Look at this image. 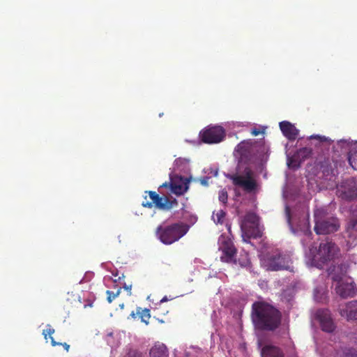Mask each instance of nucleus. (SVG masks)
<instances>
[{"mask_svg":"<svg viewBox=\"0 0 357 357\" xmlns=\"http://www.w3.org/2000/svg\"><path fill=\"white\" fill-rule=\"evenodd\" d=\"M63 346L64 347V348H65L67 351H68L69 347H70V346H69L68 344H67L66 343H64V344H63Z\"/></svg>","mask_w":357,"mask_h":357,"instance_id":"43","label":"nucleus"},{"mask_svg":"<svg viewBox=\"0 0 357 357\" xmlns=\"http://www.w3.org/2000/svg\"><path fill=\"white\" fill-rule=\"evenodd\" d=\"M199 181L200 183L204 186H207L208 185V177L202 178L199 179Z\"/></svg>","mask_w":357,"mask_h":357,"instance_id":"35","label":"nucleus"},{"mask_svg":"<svg viewBox=\"0 0 357 357\" xmlns=\"http://www.w3.org/2000/svg\"><path fill=\"white\" fill-rule=\"evenodd\" d=\"M167 185V183H165L162 185H160V188L166 187Z\"/></svg>","mask_w":357,"mask_h":357,"instance_id":"46","label":"nucleus"},{"mask_svg":"<svg viewBox=\"0 0 357 357\" xmlns=\"http://www.w3.org/2000/svg\"><path fill=\"white\" fill-rule=\"evenodd\" d=\"M227 192L225 190H222L219 192L218 199L220 202L226 204L227 202Z\"/></svg>","mask_w":357,"mask_h":357,"instance_id":"32","label":"nucleus"},{"mask_svg":"<svg viewBox=\"0 0 357 357\" xmlns=\"http://www.w3.org/2000/svg\"><path fill=\"white\" fill-rule=\"evenodd\" d=\"M238 263L241 266H246L250 264L249 259L248 258V255L245 254V258L242 260L239 259Z\"/></svg>","mask_w":357,"mask_h":357,"instance_id":"34","label":"nucleus"},{"mask_svg":"<svg viewBox=\"0 0 357 357\" xmlns=\"http://www.w3.org/2000/svg\"><path fill=\"white\" fill-rule=\"evenodd\" d=\"M54 333V330L50 328L47 331L46 333H45V331H43V335H44L45 339H47V336L48 335L51 339V342H52V346H56L58 344V343L56 342H55V340H54V338L52 336V335Z\"/></svg>","mask_w":357,"mask_h":357,"instance_id":"33","label":"nucleus"},{"mask_svg":"<svg viewBox=\"0 0 357 357\" xmlns=\"http://www.w3.org/2000/svg\"><path fill=\"white\" fill-rule=\"evenodd\" d=\"M252 319L257 328L273 331L279 326L281 314L276 308L266 303L255 302L252 304Z\"/></svg>","mask_w":357,"mask_h":357,"instance_id":"1","label":"nucleus"},{"mask_svg":"<svg viewBox=\"0 0 357 357\" xmlns=\"http://www.w3.org/2000/svg\"><path fill=\"white\" fill-rule=\"evenodd\" d=\"M337 194L344 200H353L357 198V181L354 178L343 181L337 187Z\"/></svg>","mask_w":357,"mask_h":357,"instance_id":"10","label":"nucleus"},{"mask_svg":"<svg viewBox=\"0 0 357 357\" xmlns=\"http://www.w3.org/2000/svg\"><path fill=\"white\" fill-rule=\"evenodd\" d=\"M349 248L357 245V206L351 210V217L347 227Z\"/></svg>","mask_w":357,"mask_h":357,"instance_id":"15","label":"nucleus"},{"mask_svg":"<svg viewBox=\"0 0 357 357\" xmlns=\"http://www.w3.org/2000/svg\"><path fill=\"white\" fill-rule=\"evenodd\" d=\"M218 169H214L211 170V172L208 174H212L214 176H216L218 175Z\"/></svg>","mask_w":357,"mask_h":357,"instance_id":"41","label":"nucleus"},{"mask_svg":"<svg viewBox=\"0 0 357 357\" xmlns=\"http://www.w3.org/2000/svg\"><path fill=\"white\" fill-rule=\"evenodd\" d=\"M310 139H317L319 142H329L331 139L325 136L319 135H312L309 137Z\"/></svg>","mask_w":357,"mask_h":357,"instance_id":"31","label":"nucleus"},{"mask_svg":"<svg viewBox=\"0 0 357 357\" xmlns=\"http://www.w3.org/2000/svg\"><path fill=\"white\" fill-rule=\"evenodd\" d=\"M261 264L267 271H277L289 269L291 265V259L288 255H282L276 251L264 256L261 259Z\"/></svg>","mask_w":357,"mask_h":357,"instance_id":"8","label":"nucleus"},{"mask_svg":"<svg viewBox=\"0 0 357 357\" xmlns=\"http://www.w3.org/2000/svg\"><path fill=\"white\" fill-rule=\"evenodd\" d=\"M120 292H121V289H119L117 290V291L116 293H114L109 290H107L106 291V294L107 295V301L109 303H112V301L116 298L119 294H120Z\"/></svg>","mask_w":357,"mask_h":357,"instance_id":"30","label":"nucleus"},{"mask_svg":"<svg viewBox=\"0 0 357 357\" xmlns=\"http://www.w3.org/2000/svg\"><path fill=\"white\" fill-rule=\"evenodd\" d=\"M257 342L262 357H284V354L279 347L271 344H264L260 338Z\"/></svg>","mask_w":357,"mask_h":357,"instance_id":"17","label":"nucleus"},{"mask_svg":"<svg viewBox=\"0 0 357 357\" xmlns=\"http://www.w3.org/2000/svg\"><path fill=\"white\" fill-rule=\"evenodd\" d=\"M122 357H142V354L138 352L137 350L128 348L125 350V352Z\"/></svg>","mask_w":357,"mask_h":357,"instance_id":"27","label":"nucleus"},{"mask_svg":"<svg viewBox=\"0 0 357 357\" xmlns=\"http://www.w3.org/2000/svg\"><path fill=\"white\" fill-rule=\"evenodd\" d=\"M226 176L232 181L236 188H241L246 192L255 194L261 189L259 176L249 168L245 169L241 174H227Z\"/></svg>","mask_w":357,"mask_h":357,"instance_id":"5","label":"nucleus"},{"mask_svg":"<svg viewBox=\"0 0 357 357\" xmlns=\"http://www.w3.org/2000/svg\"><path fill=\"white\" fill-rule=\"evenodd\" d=\"M315 317L319 321L322 331L327 333H332L335 330V325L328 310H318L315 314Z\"/></svg>","mask_w":357,"mask_h":357,"instance_id":"14","label":"nucleus"},{"mask_svg":"<svg viewBox=\"0 0 357 357\" xmlns=\"http://www.w3.org/2000/svg\"><path fill=\"white\" fill-rule=\"evenodd\" d=\"M258 222L259 218L256 214L253 213H248L245 216L241 225L243 232L248 234L254 235V232L250 231V229H255L258 226Z\"/></svg>","mask_w":357,"mask_h":357,"instance_id":"19","label":"nucleus"},{"mask_svg":"<svg viewBox=\"0 0 357 357\" xmlns=\"http://www.w3.org/2000/svg\"><path fill=\"white\" fill-rule=\"evenodd\" d=\"M123 288L127 290L128 291V294L130 296L132 294V291H131V289H132V284H126V283H124L123 284Z\"/></svg>","mask_w":357,"mask_h":357,"instance_id":"36","label":"nucleus"},{"mask_svg":"<svg viewBox=\"0 0 357 357\" xmlns=\"http://www.w3.org/2000/svg\"><path fill=\"white\" fill-rule=\"evenodd\" d=\"M197 218L195 215H192L190 216L189 221L190 222V225H193L197 222Z\"/></svg>","mask_w":357,"mask_h":357,"instance_id":"37","label":"nucleus"},{"mask_svg":"<svg viewBox=\"0 0 357 357\" xmlns=\"http://www.w3.org/2000/svg\"><path fill=\"white\" fill-rule=\"evenodd\" d=\"M255 142L252 139L243 140L235 148L234 155L240 162L250 161L256 151Z\"/></svg>","mask_w":357,"mask_h":357,"instance_id":"9","label":"nucleus"},{"mask_svg":"<svg viewBox=\"0 0 357 357\" xmlns=\"http://www.w3.org/2000/svg\"><path fill=\"white\" fill-rule=\"evenodd\" d=\"M113 281H114V282H116V281H117V280H116V279H114V280H113Z\"/></svg>","mask_w":357,"mask_h":357,"instance_id":"49","label":"nucleus"},{"mask_svg":"<svg viewBox=\"0 0 357 357\" xmlns=\"http://www.w3.org/2000/svg\"><path fill=\"white\" fill-rule=\"evenodd\" d=\"M150 357H169L167 347L160 342L155 343L150 349Z\"/></svg>","mask_w":357,"mask_h":357,"instance_id":"23","label":"nucleus"},{"mask_svg":"<svg viewBox=\"0 0 357 357\" xmlns=\"http://www.w3.org/2000/svg\"><path fill=\"white\" fill-rule=\"evenodd\" d=\"M280 128L282 134L289 140L295 139L298 135L299 130L289 121L280 122Z\"/></svg>","mask_w":357,"mask_h":357,"instance_id":"21","label":"nucleus"},{"mask_svg":"<svg viewBox=\"0 0 357 357\" xmlns=\"http://www.w3.org/2000/svg\"><path fill=\"white\" fill-rule=\"evenodd\" d=\"M310 153H311L310 149H309L307 148L301 149L299 151H298L296 155H294V157L293 158L290 159L288 157L287 165L289 167L290 166L295 167L297 165L296 163L298 160L301 162L302 160H304L305 158L307 157Z\"/></svg>","mask_w":357,"mask_h":357,"instance_id":"24","label":"nucleus"},{"mask_svg":"<svg viewBox=\"0 0 357 357\" xmlns=\"http://www.w3.org/2000/svg\"><path fill=\"white\" fill-rule=\"evenodd\" d=\"M306 241V239H303V240H302V243H303V244H305V243H304V241Z\"/></svg>","mask_w":357,"mask_h":357,"instance_id":"48","label":"nucleus"},{"mask_svg":"<svg viewBox=\"0 0 357 357\" xmlns=\"http://www.w3.org/2000/svg\"><path fill=\"white\" fill-rule=\"evenodd\" d=\"M219 250L222 251L220 259L228 263H236L235 259L236 249L229 238L222 235L218 239Z\"/></svg>","mask_w":357,"mask_h":357,"instance_id":"11","label":"nucleus"},{"mask_svg":"<svg viewBox=\"0 0 357 357\" xmlns=\"http://www.w3.org/2000/svg\"><path fill=\"white\" fill-rule=\"evenodd\" d=\"M314 231L318 235L328 234L336 231L339 227L338 220L330 215L325 208H318L314 211Z\"/></svg>","mask_w":357,"mask_h":357,"instance_id":"6","label":"nucleus"},{"mask_svg":"<svg viewBox=\"0 0 357 357\" xmlns=\"http://www.w3.org/2000/svg\"><path fill=\"white\" fill-rule=\"evenodd\" d=\"M285 215L291 231L295 235H304L310 238L312 232L310 229L309 216L304 213L292 214L290 208L286 205Z\"/></svg>","mask_w":357,"mask_h":357,"instance_id":"7","label":"nucleus"},{"mask_svg":"<svg viewBox=\"0 0 357 357\" xmlns=\"http://www.w3.org/2000/svg\"><path fill=\"white\" fill-rule=\"evenodd\" d=\"M348 160L350 165L355 170H357V152L351 153L348 155Z\"/></svg>","mask_w":357,"mask_h":357,"instance_id":"29","label":"nucleus"},{"mask_svg":"<svg viewBox=\"0 0 357 357\" xmlns=\"http://www.w3.org/2000/svg\"><path fill=\"white\" fill-rule=\"evenodd\" d=\"M339 311L340 315L347 320H356L357 301H352L345 303L344 305H340Z\"/></svg>","mask_w":357,"mask_h":357,"instance_id":"18","label":"nucleus"},{"mask_svg":"<svg viewBox=\"0 0 357 357\" xmlns=\"http://www.w3.org/2000/svg\"><path fill=\"white\" fill-rule=\"evenodd\" d=\"M357 146V140L340 139L334 146L335 151L338 153H347L349 155L354 153L353 149Z\"/></svg>","mask_w":357,"mask_h":357,"instance_id":"20","label":"nucleus"},{"mask_svg":"<svg viewBox=\"0 0 357 357\" xmlns=\"http://www.w3.org/2000/svg\"><path fill=\"white\" fill-rule=\"evenodd\" d=\"M251 133L254 136H257L261 133V131L258 128H254L251 130Z\"/></svg>","mask_w":357,"mask_h":357,"instance_id":"39","label":"nucleus"},{"mask_svg":"<svg viewBox=\"0 0 357 357\" xmlns=\"http://www.w3.org/2000/svg\"><path fill=\"white\" fill-rule=\"evenodd\" d=\"M170 187L172 192L176 195H183L189 188V183L192 176L183 177L174 172L169 173Z\"/></svg>","mask_w":357,"mask_h":357,"instance_id":"12","label":"nucleus"},{"mask_svg":"<svg viewBox=\"0 0 357 357\" xmlns=\"http://www.w3.org/2000/svg\"><path fill=\"white\" fill-rule=\"evenodd\" d=\"M340 250L332 241H325L320 243L318 248H312L305 254V261L308 266L322 268L329 261L338 257Z\"/></svg>","mask_w":357,"mask_h":357,"instance_id":"2","label":"nucleus"},{"mask_svg":"<svg viewBox=\"0 0 357 357\" xmlns=\"http://www.w3.org/2000/svg\"><path fill=\"white\" fill-rule=\"evenodd\" d=\"M112 280V277L107 275V276L104 277L103 281H104L105 284H107Z\"/></svg>","mask_w":357,"mask_h":357,"instance_id":"40","label":"nucleus"},{"mask_svg":"<svg viewBox=\"0 0 357 357\" xmlns=\"http://www.w3.org/2000/svg\"><path fill=\"white\" fill-rule=\"evenodd\" d=\"M169 299L167 298V296H164V297L160 300V303H165V302H166V301H169Z\"/></svg>","mask_w":357,"mask_h":357,"instance_id":"42","label":"nucleus"},{"mask_svg":"<svg viewBox=\"0 0 357 357\" xmlns=\"http://www.w3.org/2000/svg\"><path fill=\"white\" fill-rule=\"evenodd\" d=\"M202 141L208 144H217L225 137V129L220 126H211L200 133Z\"/></svg>","mask_w":357,"mask_h":357,"instance_id":"13","label":"nucleus"},{"mask_svg":"<svg viewBox=\"0 0 357 357\" xmlns=\"http://www.w3.org/2000/svg\"><path fill=\"white\" fill-rule=\"evenodd\" d=\"M101 266H102V267H104V268H105L108 269V267H107V266H108V264H102V265H101Z\"/></svg>","mask_w":357,"mask_h":357,"instance_id":"44","label":"nucleus"},{"mask_svg":"<svg viewBox=\"0 0 357 357\" xmlns=\"http://www.w3.org/2000/svg\"><path fill=\"white\" fill-rule=\"evenodd\" d=\"M341 355L342 357H357V351L352 348H345Z\"/></svg>","mask_w":357,"mask_h":357,"instance_id":"28","label":"nucleus"},{"mask_svg":"<svg viewBox=\"0 0 357 357\" xmlns=\"http://www.w3.org/2000/svg\"><path fill=\"white\" fill-rule=\"evenodd\" d=\"M149 194L152 202H143L142 205L144 206L151 208L154 204L155 207L162 210H168L172 207L173 202L167 197H160L156 192L153 191H150Z\"/></svg>","mask_w":357,"mask_h":357,"instance_id":"16","label":"nucleus"},{"mask_svg":"<svg viewBox=\"0 0 357 357\" xmlns=\"http://www.w3.org/2000/svg\"><path fill=\"white\" fill-rule=\"evenodd\" d=\"M282 336L283 337H288L289 336V333H288V328L287 327L284 326L282 328Z\"/></svg>","mask_w":357,"mask_h":357,"instance_id":"38","label":"nucleus"},{"mask_svg":"<svg viewBox=\"0 0 357 357\" xmlns=\"http://www.w3.org/2000/svg\"><path fill=\"white\" fill-rule=\"evenodd\" d=\"M345 273L346 268L343 265L334 266L328 270V275L337 282L336 293L342 298L354 297L356 294L353 279L346 275Z\"/></svg>","mask_w":357,"mask_h":357,"instance_id":"3","label":"nucleus"},{"mask_svg":"<svg viewBox=\"0 0 357 357\" xmlns=\"http://www.w3.org/2000/svg\"><path fill=\"white\" fill-rule=\"evenodd\" d=\"M189 355H190V353H189V352H186V353H185V356H189Z\"/></svg>","mask_w":357,"mask_h":357,"instance_id":"47","label":"nucleus"},{"mask_svg":"<svg viewBox=\"0 0 357 357\" xmlns=\"http://www.w3.org/2000/svg\"><path fill=\"white\" fill-rule=\"evenodd\" d=\"M112 275L114 276V277H116L118 275L117 272H115V273L112 272Z\"/></svg>","mask_w":357,"mask_h":357,"instance_id":"45","label":"nucleus"},{"mask_svg":"<svg viewBox=\"0 0 357 357\" xmlns=\"http://www.w3.org/2000/svg\"><path fill=\"white\" fill-rule=\"evenodd\" d=\"M225 216V212L220 209L216 213L213 212L212 215V219L215 224H222Z\"/></svg>","mask_w":357,"mask_h":357,"instance_id":"26","label":"nucleus"},{"mask_svg":"<svg viewBox=\"0 0 357 357\" xmlns=\"http://www.w3.org/2000/svg\"><path fill=\"white\" fill-rule=\"evenodd\" d=\"M190 225L177 222L167 225L164 222L156 229V236L160 241L166 245H171L184 236L190 229Z\"/></svg>","mask_w":357,"mask_h":357,"instance_id":"4","label":"nucleus"},{"mask_svg":"<svg viewBox=\"0 0 357 357\" xmlns=\"http://www.w3.org/2000/svg\"><path fill=\"white\" fill-rule=\"evenodd\" d=\"M327 298L326 287L320 285L317 287L314 290V298L316 302L324 303Z\"/></svg>","mask_w":357,"mask_h":357,"instance_id":"25","label":"nucleus"},{"mask_svg":"<svg viewBox=\"0 0 357 357\" xmlns=\"http://www.w3.org/2000/svg\"><path fill=\"white\" fill-rule=\"evenodd\" d=\"M190 172L189 160L185 158H178L174 162V166L171 172L174 174L181 175V174H188Z\"/></svg>","mask_w":357,"mask_h":357,"instance_id":"22","label":"nucleus"}]
</instances>
